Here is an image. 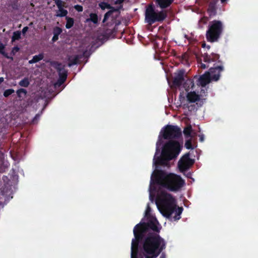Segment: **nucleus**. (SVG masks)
Listing matches in <instances>:
<instances>
[{"label":"nucleus","instance_id":"nucleus-1","mask_svg":"<svg viewBox=\"0 0 258 258\" xmlns=\"http://www.w3.org/2000/svg\"><path fill=\"white\" fill-rule=\"evenodd\" d=\"M156 204L158 210L164 216L169 218L174 214V220L179 219L182 209L176 208L175 200L170 194L165 191L161 192L157 197Z\"/></svg>","mask_w":258,"mask_h":258},{"label":"nucleus","instance_id":"nucleus-2","mask_svg":"<svg viewBox=\"0 0 258 258\" xmlns=\"http://www.w3.org/2000/svg\"><path fill=\"white\" fill-rule=\"evenodd\" d=\"M152 182L173 191L179 190L184 184V180L180 176L161 170L154 171L151 176V185Z\"/></svg>","mask_w":258,"mask_h":258},{"label":"nucleus","instance_id":"nucleus-3","mask_svg":"<svg viewBox=\"0 0 258 258\" xmlns=\"http://www.w3.org/2000/svg\"><path fill=\"white\" fill-rule=\"evenodd\" d=\"M165 242L157 233L150 234L143 243V254L146 258H156L165 248Z\"/></svg>","mask_w":258,"mask_h":258},{"label":"nucleus","instance_id":"nucleus-4","mask_svg":"<svg viewBox=\"0 0 258 258\" xmlns=\"http://www.w3.org/2000/svg\"><path fill=\"white\" fill-rule=\"evenodd\" d=\"M181 150L179 143L175 141H169L164 146L162 151V157L158 158L156 164L165 165L167 161L176 158Z\"/></svg>","mask_w":258,"mask_h":258},{"label":"nucleus","instance_id":"nucleus-5","mask_svg":"<svg viewBox=\"0 0 258 258\" xmlns=\"http://www.w3.org/2000/svg\"><path fill=\"white\" fill-rule=\"evenodd\" d=\"M167 16L166 11H161L159 12H156L152 5H150L146 9L145 13V21L150 24L154 23L156 21H161L165 19Z\"/></svg>","mask_w":258,"mask_h":258},{"label":"nucleus","instance_id":"nucleus-6","mask_svg":"<svg viewBox=\"0 0 258 258\" xmlns=\"http://www.w3.org/2000/svg\"><path fill=\"white\" fill-rule=\"evenodd\" d=\"M222 70L221 67L211 68L209 71L206 72L204 75L200 77L199 80V84L203 87H205L209 84L211 80L215 81L219 80L220 72Z\"/></svg>","mask_w":258,"mask_h":258},{"label":"nucleus","instance_id":"nucleus-7","mask_svg":"<svg viewBox=\"0 0 258 258\" xmlns=\"http://www.w3.org/2000/svg\"><path fill=\"white\" fill-rule=\"evenodd\" d=\"M222 31V25L221 22L215 21L210 26L207 32V39L211 42L218 40Z\"/></svg>","mask_w":258,"mask_h":258},{"label":"nucleus","instance_id":"nucleus-8","mask_svg":"<svg viewBox=\"0 0 258 258\" xmlns=\"http://www.w3.org/2000/svg\"><path fill=\"white\" fill-rule=\"evenodd\" d=\"M180 134L179 129L177 127L167 125L164 130L163 137L164 139H171L178 137Z\"/></svg>","mask_w":258,"mask_h":258},{"label":"nucleus","instance_id":"nucleus-9","mask_svg":"<svg viewBox=\"0 0 258 258\" xmlns=\"http://www.w3.org/2000/svg\"><path fill=\"white\" fill-rule=\"evenodd\" d=\"M189 154L183 155L178 162V166L180 171L183 172L187 169L193 164V161L189 158Z\"/></svg>","mask_w":258,"mask_h":258},{"label":"nucleus","instance_id":"nucleus-10","mask_svg":"<svg viewBox=\"0 0 258 258\" xmlns=\"http://www.w3.org/2000/svg\"><path fill=\"white\" fill-rule=\"evenodd\" d=\"M138 245L139 241L138 239L136 238L132 240L131 247V258H138Z\"/></svg>","mask_w":258,"mask_h":258},{"label":"nucleus","instance_id":"nucleus-11","mask_svg":"<svg viewBox=\"0 0 258 258\" xmlns=\"http://www.w3.org/2000/svg\"><path fill=\"white\" fill-rule=\"evenodd\" d=\"M158 223L155 218H151L148 223V227L154 231L159 232Z\"/></svg>","mask_w":258,"mask_h":258},{"label":"nucleus","instance_id":"nucleus-12","mask_svg":"<svg viewBox=\"0 0 258 258\" xmlns=\"http://www.w3.org/2000/svg\"><path fill=\"white\" fill-rule=\"evenodd\" d=\"M187 100L189 102H195L200 100V96L195 92H190L186 95Z\"/></svg>","mask_w":258,"mask_h":258},{"label":"nucleus","instance_id":"nucleus-13","mask_svg":"<svg viewBox=\"0 0 258 258\" xmlns=\"http://www.w3.org/2000/svg\"><path fill=\"white\" fill-rule=\"evenodd\" d=\"M183 72L179 71L178 75L174 78L173 83L175 86H179L181 85L183 80Z\"/></svg>","mask_w":258,"mask_h":258},{"label":"nucleus","instance_id":"nucleus-14","mask_svg":"<svg viewBox=\"0 0 258 258\" xmlns=\"http://www.w3.org/2000/svg\"><path fill=\"white\" fill-rule=\"evenodd\" d=\"M156 1L162 9L168 7L172 2V0H156Z\"/></svg>","mask_w":258,"mask_h":258},{"label":"nucleus","instance_id":"nucleus-15","mask_svg":"<svg viewBox=\"0 0 258 258\" xmlns=\"http://www.w3.org/2000/svg\"><path fill=\"white\" fill-rule=\"evenodd\" d=\"M64 65H62L59 63H54V67L57 70V71L59 72V75L60 74H63L66 73V71L64 69Z\"/></svg>","mask_w":258,"mask_h":258},{"label":"nucleus","instance_id":"nucleus-16","mask_svg":"<svg viewBox=\"0 0 258 258\" xmlns=\"http://www.w3.org/2000/svg\"><path fill=\"white\" fill-rule=\"evenodd\" d=\"M44 57L43 54H39L38 55H36L33 56V58L31 60L29 61V63L31 64L33 63L37 62L40 60H42Z\"/></svg>","mask_w":258,"mask_h":258},{"label":"nucleus","instance_id":"nucleus-17","mask_svg":"<svg viewBox=\"0 0 258 258\" xmlns=\"http://www.w3.org/2000/svg\"><path fill=\"white\" fill-rule=\"evenodd\" d=\"M79 59V56L78 55H75L70 57L69 58V66L70 67L73 64H77L78 63Z\"/></svg>","mask_w":258,"mask_h":258},{"label":"nucleus","instance_id":"nucleus-18","mask_svg":"<svg viewBox=\"0 0 258 258\" xmlns=\"http://www.w3.org/2000/svg\"><path fill=\"white\" fill-rule=\"evenodd\" d=\"M90 21H92L94 24L97 23L98 21L97 15L96 14H94V13H91L90 14V18L86 20L87 22H89Z\"/></svg>","mask_w":258,"mask_h":258},{"label":"nucleus","instance_id":"nucleus-19","mask_svg":"<svg viewBox=\"0 0 258 258\" xmlns=\"http://www.w3.org/2000/svg\"><path fill=\"white\" fill-rule=\"evenodd\" d=\"M30 84L29 79L28 78H25L20 81L19 85L23 87H27Z\"/></svg>","mask_w":258,"mask_h":258},{"label":"nucleus","instance_id":"nucleus-20","mask_svg":"<svg viewBox=\"0 0 258 258\" xmlns=\"http://www.w3.org/2000/svg\"><path fill=\"white\" fill-rule=\"evenodd\" d=\"M68 14V11L63 8L59 9L56 12V16L57 17H64Z\"/></svg>","mask_w":258,"mask_h":258},{"label":"nucleus","instance_id":"nucleus-21","mask_svg":"<svg viewBox=\"0 0 258 258\" xmlns=\"http://www.w3.org/2000/svg\"><path fill=\"white\" fill-rule=\"evenodd\" d=\"M183 134L184 135H185L187 137H190L192 136V129L191 126L190 125H189L185 127L183 130Z\"/></svg>","mask_w":258,"mask_h":258},{"label":"nucleus","instance_id":"nucleus-22","mask_svg":"<svg viewBox=\"0 0 258 258\" xmlns=\"http://www.w3.org/2000/svg\"><path fill=\"white\" fill-rule=\"evenodd\" d=\"M27 91L24 89H20L17 91L18 96L20 98H23L26 96Z\"/></svg>","mask_w":258,"mask_h":258},{"label":"nucleus","instance_id":"nucleus-23","mask_svg":"<svg viewBox=\"0 0 258 258\" xmlns=\"http://www.w3.org/2000/svg\"><path fill=\"white\" fill-rule=\"evenodd\" d=\"M66 19L67 20V22L66 25V27L68 29L71 28L73 26L74 20L72 18L68 17H66Z\"/></svg>","mask_w":258,"mask_h":258},{"label":"nucleus","instance_id":"nucleus-24","mask_svg":"<svg viewBox=\"0 0 258 258\" xmlns=\"http://www.w3.org/2000/svg\"><path fill=\"white\" fill-rule=\"evenodd\" d=\"M67 78V74L64 73L63 74H60V78L57 83V84H58L59 86L61 85L66 80Z\"/></svg>","mask_w":258,"mask_h":258},{"label":"nucleus","instance_id":"nucleus-25","mask_svg":"<svg viewBox=\"0 0 258 258\" xmlns=\"http://www.w3.org/2000/svg\"><path fill=\"white\" fill-rule=\"evenodd\" d=\"M99 6L103 10H105V9H111V6L109 4L105 2L100 3L99 4Z\"/></svg>","mask_w":258,"mask_h":258},{"label":"nucleus","instance_id":"nucleus-26","mask_svg":"<svg viewBox=\"0 0 258 258\" xmlns=\"http://www.w3.org/2000/svg\"><path fill=\"white\" fill-rule=\"evenodd\" d=\"M21 33L19 31L14 32L12 37V41H14L16 40H18L20 38Z\"/></svg>","mask_w":258,"mask_h":258},{"label":"nucleus","instance_id":"nucleus-27","mask_svg":"<svg viewBox=\"0 0 258 258\" xmlns=\"http://www.w3.org/2000/svg\"><path fill=\"white\" fill-rule=\"evenodd\" d=\"M204 57V61L205 62L209 63L211 61H214V60L211 58V56L207 54H205L203 56Z\"/></svg>","mask_w":258,"mask_h":258},{"label":"nucleus","instance_id":"nucleus-28","mask_svg":"<svg viewBox=\"0 0 258 258\" xmlns=\"http://www.w3.org/2000/svg\"><path fill=\"white\" fill-rule=\"evenodd\" d=\"M5 48V45L0 42V53L4 55L5 57L8 58V56L7 53H6L5 51H4V49Z\"/></svg>","mask_w":258,"mask_h":258},{"label":"nucleus","instance_id":"nucleus-29","mask_svg":"<svg viewBox=\"0 0 258 258\" xmlns=\"http://www.w3.org/2000/svg\"><path fill=\"white\" fill-rule=\"evenodd\" d=\"M14 90L12 89L6 90L4 93V96L6 97H7L12 93H14Z\"/></svg>","mask_w":258,"mask_h":258},{"label":"nucleus","instance_id":"nucleus-30","mask_svg":"<svg viewBox=\"0 0 258 258\" xmlns=\"http://www.w3.org/2000/svg\"><path fill=\"white\" fill-rule=\"evenodd\" d=\"M112 14V11H109L108 12H107L104 15L103 22H104L107 19L109 16H110Z\"/></svg>","mask_w":258,"mask_h":258},{"label":"nucleus","instance_id":"nucleus-31","mask_svg":"<svg viewBox=\"0 0 258 258\" xmlns=\"http://www.w3.org/2000/svg\"><path fill=\"white\" fill-rule=\"evenodd\" d=\"M185 146L186 147V148L187 149H191L192 148L191 142L190 140L189 139L186 141V142L185 143Z\"/></svg>","mask_w":258,"mask_h":258},{"label":"nucleus","instance_id":"nucleus-32","mask_svg":"<svg viewBox=\"0 0 258 258\" xmlns=\"http://www.w3.org/2000/svg\"><path fill=\"white\" fill-rule=\"evenodd\" d=\"M74 8L78 12L83 11V7L80 5H76L74 6Z\"/></svg>","mask_w":258,"mask_h":258},{"label":"nucleus","instance_id":"nucleus-33","mask_svg":"<svg viewBox=\"0 0 258 258\" xmlns=\"http://www.w3.org/2000/svg\"><path fill=\"white\" fill-rule=\"evenodd\" d=\"M187 84H189V85L191 86V88H193L194 86V83L193 82V81L191 80H187L186 81V83Z\"/></svg>","mask_w":258,"mask_h":258},{"label":"nucleus","instance_id":"nucleus-34","mask_svg":"<svg viewBox=\"0 0 258 258\" xmlns=\"http://www.w3.org/2000/svg\"><path fill=\"white\" fill-rule=\"evenodd\" d=\"M19 50V48L18 47H15L13 48L12 52L13 54H15V53L18 52Z\"/></svg>","mask_w":258,"mask_h":258},{"label":"nucleus","instance_id":"nucleus-35","mask_svg":"<svg viewBox=\"0 0 258 258\" xmlns=\"http://www.w3.org/2000/svg\"><path fill=\"white\" fill-rule=\"evenodd\" d=\"M151 211V209L149 207V206H148L147 208V209L146 210V216L148 217V215L150 213Z\"/></svg>","mask_w":258,"mask_h":258},{"label":"nucleus","instance_id":"nucleus-36","mask_svg":"<svg viewBox=\"0 0 258 258\" xmlns=\"http://www.w3.org/2000/svg\"><path fill=\"white\" fill-rule=\"evenodd\" d=\"M209 66H207L206 64L203 63L201 62L200 63V67L203 69H205L206 68H208Z\"/></svg>","mask_w":258,"mask_h":258},{"label":"nucleus","instance_id":"nucleus-37","mask_svg":"<svg viewBox=\"0 0 258 258\" xmlns=\"http://www.w3.org/2000/svg\"><path fill=\"white\" fill-rule=\"evenodd\" d=\"M28 27H25L22 29V33L25 34L28 31Z\"/></svg>","mask_w":258,"mask_h":258},{"label":"nucleus","instance_id":"nucleus-38","mask_svg":"<svg viewBox=\"0 0 258 258\" xmlns=\"http://www.w3.org/2000/svg\"><path fill=\"white\" fill-rule=\"evenodd\" d=\"M56 5H57V7H58V9H59L62 8V6H61V2H58V3H56Z\"/></svg>","mask_w":258,"mask_h":258},{"label":"nucleus","instance_id":"nucleus-39","mask_svg":"<svg viewBox=\"0 0 258 258\" xmlns=\"http://www.w3.org/2000/svg\"><path fill=\"white\" fill-rule=\"evenodd\" d=\"M58 39V36L57 35H55L52 38V41H55Z\"/></svg>","mask_w":258,"mask_h":258},{"label":"nucleus","instance_id":"nucleus-40","mask_svg":"<svg viewBox=\"0 0 258 258\" xmlns=\"http://www.w3.org/2000/svg\"><path fill=\"white\" fill-rule=\"evenodd\" d=\"M124 0H117L115 2V4H121L123 2Z\"/></svg>","mask_w":258,"mask_h":258},{"label":"nucleus","instance_id":"nucleus-41","mask_svg":"<svg viewBox=\"0 0 258 258\" xmlns=\"http://www.w3.org/2000/svg\"><path fill=\"white\" fill-rule=\"evenodd\" d=\"M110 11H112V13L114 12H116V11H118V9H115L113 7H111V9H110Z\"/></svg>","mask_w":258,"mask_h":258},{"label":"nucleus","instance_id":"nucleus-42","mask_svg":"<svg viewBox=\"0 0 258 258\" xmlns=\"http://www.w3.org/2000/svg\"><path fill=\"white\" fill-rule=\"evenodd\" d=\"M4 81V78H0V83Z\"/></svg>","mask_w":258,"mask_h":258},{"label":"nucleus","instance_id":"nucleus-43","mask_svg":"<svg viewBox=\"0 0 258 258\" xmlns=\"http://www.w3.org/2000/svg\"><path fill=\"white\" fill-rule=\"evenodd\" d=\"M202 47H206V43L205 42L203 43Z\"/></svg>","mask_w":258,"mask_h":258},{"label":"nucleus","instance_id":"nucleus-44","mask_svg":"<svg viewBox=\"0 0 258 258\" xmlns=\"http://www.w3.org/2000/svg\"><path fill=\"white\" fill-rule=\"evenodd\" d=\"M134 234H135V236H136L137 233H136L135 229L134 230Z\"/></svg>","mask_w":258,"mask_h":258},{"label":"nucleus","instance_id":"nucleus-45","mask_svg":"<svg viewBox=\"0 0 258 258\" xmlns=\"http://www.w3.org/2000/svg\"><path fill=\"white\" fill-rule=\"evenodd\" d=\"M222 3H224L226 0H221Z\"/></svg>","mask_w":258,"mask_h":258},{"label":"nucleus","instance_id":"nucleus-46","mask_svg":"<svg viewBox=\"0 0 258 258\" xmlns=\"http://www.w3.org/2000/svg\"><path fill=\"white\" fill-rule=\"evenodd\" d=\"M207 48H208V49H210V46H207Z\"/></svg>","mask_w":258,"mask_h":258}]
</instances>
